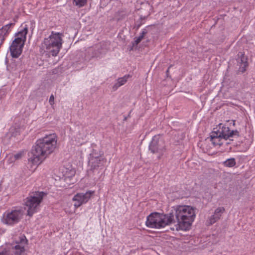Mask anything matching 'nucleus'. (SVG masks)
Returning <instances> with one entry per match:
<instances>
[{
	"mask_svg": "<svg viewBox=\"0 0 255 255\" xmlns=\"http://www.w3.org/2000/svg\"><path fill=\"white\" fill-rule=\"evenodd\" d=\"M57 143V136L55 133L37 140L29 155V161L34 165H39L54 151Z\"/></svg>",
	"mask_w": 255,
	"mask_h": 255,
	"instance_id": "obj_1",
	"label": "nucleus"
},
{
	"mask_svg": "<svg viewBox=\"0 0 255 255\" xmlns=\"http://www.w3.org/2000/svg\"><path fill=\"white\" fill-rule=\"evenodd\" d=\"M170 214L173 215V219L177 221L176 230L183 231L189 229L196 216L195 208L186 205L174 207V211Z\"/></svg>",
	"mask_w": 255,
	"mask_h": 255,
	"instance_id": "obj_2",
	"label": "nucleus"
},
{
	"mask_svg": "<svg viewBox=\"0 0 255 255\" xmlns=\"http://www.w3.org/2000/svg\"><path fill=\"white\" fill-rule=\"evenodd\" d=\"M63 39L62 34L59 32H54L47 38H45L41 43L40 47V52L42 54H46L48 57H55L62 48Z\"/></svg>",
	"mask_w": 255,
	"mask_h": 255,
	"instance_id": "obj_3",
	"label": "nucleus"
},
{
	"mask_svg": "<svg viewBox=\"0 0 255 255\" xmlns=\"http://www.w3.org/2000/svg\"><path fill=\"white\" fill-rule=\"evenodd\" d=\"M240 136V132L237 129H231L226 125L220 124L219 128H214L211 133L210 140L214 146H221L224 141L228 139L233 140L234 138Z\"/></svg>",
	"mask_w": 255,
	"mask_h": 255,
	"instance_id": "obj_4",
	"label": "nucleus"
},
{
	"mask_svg": "<svg viewBox=\"0 0 255 255\" xmlns=\"http://www.w3.org/2000/svg\"><path fill=\"white\" fill-rule=\"evenodd\" d=\"M174 223L175 221L172 214L153 213L147 216L145 224L149 228L160 229Z\"/></svg>",
	"mask_w": 255,
	"mask_h": 255,
	"instance_id": "obj_5",
	"label": "nucleus"
},
{
	"mask_svg": "<svg viewBox=\"0 0 255 255\" xmlns=\"http://www.w3.org/2000/svg\"><path fill=\"white\" fill-rule=\"evenodd\" d=\"M45 193L43 192L32 193L26 199L25 205L28 208L27 215L31 217L36 212L37 208L42 201Z\"/></svg>",
	"mask_w": 255,
	"mask_h": 255,
	"instance_id": "obj_6",
	"label": "nucleus"
},
{
	"mask_svg": "<svg viewBox=\"0 0 255 255\" xmlns=\"http://www.w3.org/2000/svg\"><path fill=\"white\" fill-rule=\"evenodd\" d=\"M149 150L153 154H159L158 158L163 155L166 151V146L164 140L159 135H154L149 145Z\"/></svg>",
	"mask_w": 255,
	"mask_h": 255,
	"instance_id": "obj_7",
	"label": "nucleus"
},
{
	"mask_svg": "<svg viewBox=\"0 0 255 255\" xmlns=\"http://www.w3.org/2000/svg\"><path fill=\"white\" fill-rule=\"evenodd\" d=\"M27 32L28 26L24 23L20 26L18 32H17V58L22 53Z\"/></svg>",
	"mask_w": 255,
	"mask_h": 255,
	"instance_id": "obj_8",
	"label": "nucleus"
},
{
	"mask_svg": "<svg viewBox=\"0 0 255 255\" xmlns=\"http://www.w3.org/2000/svg\"><path fill=\"white\" fill-rule=\"evenodd\" d=\"M94 193V191H88L85 193H79L76 194L73 198V200L75 202L74 206L78 208L82 204L86 203Z\"/></svg>",
	"mask_w": 255,
	"mask_h": 255,
	"instance_id": "obj_9",
	"label": "nucleus"
},
{
	"mask_svg": "<svg viewBox=\"0 0 255 255\" xmlns=\"http://www.w3.org/2000/svg\"><path fill=\"white\" fill-rule=\"evenodd\" d=\"M105 162V160L102 157H99V154L96 155L94 153L90 154L89 164L92 170L95 169L97 167L103 166Z\"/></svg>",
	"mask_w": 255,
	"mask_h": 255,
	"instance_id": "obj_10",
	"label": "nucleus"
},
{
	"mask_svg": "<svg viewBox=\"0 0 255 255\" xmlns=\"http://www.w3.org/2000/svg\"><path fill=\"white\" fill-rule=\"evenodd\" d=\"M27 240L24 235L19 237V241H17V255H25V247L27 245Z\"/></svg>",
	"mask_w": 255,
	"mask_h": 255,
	"instance_id": "obj_11",
	"label": "nucleus"
},
{
	"mask_svg": "<svg viewBox=\"0 0 255 255\" xmlns=\"http://www.w3.org/2000/svg\"><path fill=\"white\" fill-rule=\"evenodd\" d=\"M16 221V210H13L3 215L2 222L7 225H12Z\"/></svg>",
	"mask_w": 255,
	"mask_h": 255,
	"instance_id": "obj_12",
	"label": "nucleus"
},
{
	"mask_svg": "<svg viewBox=\"0 0 255 255\" xmlns=\"http://www.w3.org/2000/svg\"><path fill=\"white\" fill-rule=\"evenodd\" d=\"M225 212V208L223 207H218L217 208L214 213V214L211 216L209 219L208 222L209 225H212L218 220H219L222 214Z\"/></svg>",
	"mask_w": 255,
	"mask_h": 255,
	"instance_id": "obj_13",
	"label": "nucleus"
},
{
	"mask_svg": "<svg viewBox=\"0 0 255 255\" xmlns=\"http://www.w3.org/2000/svg\"><path fill=\"white\" fill-rule=\"evenodd\" d=\"M247 58L244 54H242L238 60L239 64V71L244 73L246 70V68L248 66Z\"/></svg>",
	"mask_w": 255,
	"mask_h": 255,
	"instance_id": "obj_14",
	"label": "nucleus"
},
{
	"mask_svg": "<svg viewBox=\"0 0 255 255\" xmlns=\"http://www.w3.org/2000/svg\"><path fill=\"white\" fill-rule=\"evenodd\" d=\"M130 77H131V76L128 74L125 75L123 77L118 78L117 83L113 87V90L114 91L117 90L119 87L124 85Z\"/></svg>",
	"mask_w": 255,
	"mask_h": 255,
	"instance_id": "obj_15",
	"label": "nucleus"
},
{
	"mask_svg": "<svg viewBox=\"0 0 255 255\" xmlns=\"http://www.w3.org/2000/svg\"><path fill=\"white\" fill-rule=\"evenodd\" d=\"M14 23H9L8 24H6L5 26H3L1 28H0V41L1 43L3 42L4 39V36L6 35L8 32V31L11 26H14Z\"/></svg>",
	"mask_w": 255,
	"mask_h": 255,
	"instance_id": "obj_16",
	"label": "nucleus"
},
{
	"mask_svg": "<svg viewBox=\"0 0 255 255\" xmlns=\"http://www.w3.org/2000/svg\"><path fill=\"white\" fill-rule=\"evenodd\" d=\"M10 53L9 56L12 58H16V37L13 39L11 45L9 47Z\"/></svg>",
	"mask_w": 255,
	"mask_h": 255,
	"instance_id": "obj_17",
	"label": "nucleus"
},
{
	"mask_svg": "<svg viewBox=\"0 0 255 255\" xmlns=\"http://www.w3.org/2000/svg\"><path fill=\"white\" fill-rule=\"evenodd\" d=\"M236 164L235 159L234 158H231L227 159L223 163L225 166L228 167H232L234 166Z\"/></svg>",
	"mask_w": 255,
	"mask_h": 255,
	"instance_id": "obj_18",
	"label": "nucleus"
},
{
	"mask_svg": "<svg viewBox=\"0 0 255 255\" xmlns=\"http://www.w3.org/2000/svg\"><path fill=\"white\" fill-rule=\"evenodd\" d=\"M0 255H16V246H12L10 249L5 252H0Z\"/></svg>",
	"mask_w": 255,
	"mask_h": 255,
	"instance_id": "obj_19",
	"label": "nucleus"
},
{
	"mask_svg": "<svg viewBox=\"0 0 255 255\" xmlns=\"http://www.w3.org/2000/svg\"><path fill=\"white\" fill-rule=\"evenodd\" d=\"M147 30L145 29H144L142 30L141 33H140V35L136 38L134 42L136 45H137L143 38L144 35L147 33Z\"/></svg>",
	"mask_w": 255,
	"mask_h": 255,
	"instance_id": "obj_20",
	"label": "nucleus"
},
{
	"mask_svg": "<svg viewBox=\"0 0 255 255\" xmlns=\"http://www.w3.org/2000/svg\"><path fill=\"white\" fill-rule=\"evenodd\" d=\"M87 0H73L74 3L78 7L83 6L86 3Z\"/></svg>",
	"mask_w": 255,
	"mask_h": 255,
	"instance_id": "obj_21",
	"label": "nucleus"
},
{
	"mask_svg": "<svg viewBox=\"0 0 255 255\" xmlns=\"http://www.w3.org/2000/svg\"><path fill=\"white\" fill-rule=\"evenodd\" d=\"M25 150H22L17 153V159L22 157L23 155L26 153Z\"/></svg>",
	"mask_w": 255,
	"mask_h": 255,
	"instance_id": "obj_22",
	"label": "nucleus"
},
{
	"mask_svg": "<svg viewBox=\"0 0 255 255\" xmlns=\"http://www.w3.org/2000/svg\"><path fill=\"white\" fill-rule=\"evenodd\" d=\"M49 103L51 105H53L54 104V97L53 95H51L50 97L49 100Z\"/></svg>",
	"mask_w": 255,
	"mask_h": 255,
	"instance_id": "obj_23",
	"label": "nucleus"
},
{
	"mask_svg": "<svg viewBox=\"0 0 255 255\" xmlns=\"http://www.w3.org/2000/svg\"><path fill=\"white\" fill-rule=\"evenodd\" d=\"M91 153H94V155H97L98 154H99V157H102L101 156V153L100 152H99V153L96 152V150H94V149L92 151V152Z\"/></svg>",
	"mask_w": 255,
	"mask_h": 255,
	"instance_id": "obj_24",
	"label": "nucleus"
},
{
	"mask_svg": "<svg viewBox=\"0 0 255 255\" xmlns=\"http://www.w3.org/2000/svg\"><path fill=\"white\" fill-rule=\"evenodd\" d=\"M102 52H99V53H95V56H96V57H99L100 56L101 54H102Z\"/></svg>",
	"mask_w": 255,
	"mask_h": 255,
	"instance_id": "obj_25",
	"label": "nucleus"
},
{
	"mask_svg": "<svg viewBox=\"0 0 255 255\" xmlns=\"http://www.w3.org/2000/svg\"><path fill=\"white\" fill-rule=\"evenodd\" d=\"M171 66H170L167 69V70H166V74L168 75V73H169V68L171 67Z\"/></svg>",
	"mask_w": 255,
	"mask_h": 255,
	"instance_id": "obj_26",
	"label": "nucleus"
},
{
	"mask_svg": "<svg viewBox=\"0 0 255 255\" xmlns=\"http://www.w3.org/2000/svg\"><path fill=\"white\" fill-rule=\"evenodd\" d=\"M8 54H7V56H6V60H5V62L6 63H7L8 62Z\"/></svg>",
	"mask_w": 255,
	"mask_h": 255,
	"instance_id": "obj_27",
	"label": "nucleus"
},
{
	"mask_svg": "<svg viewBox=\"0 0 255 255\" xmlns=\"http://www.w3.org/2000/svg\"><path fill=\"white\" fill-rule=\"evenodd\" d=\"M232 123H233V126H235V124H236V122H235V121H233Z\"/></svg>",
	"mask_w": 255,
	"mask_h": 255,
	"instance_id": "obj_28",
	"label": "nucleus"
},
{
	"mask_svg": "<svg viewBox=\"0 0 255 255\" xmlns=\"http://www.w3.org/2000/svg\"><path fill=\"white\" fill-rule=\"evenodd\" d=\"M1 184H0V191L1 190Z\"/></svg>",
	"mask_w": 255,
	"mask_h": 255,
	"instance_id": "obj_29",
	"label": "nucleus"
},
{
	"mask_svg": "<svg viewBox=\"0 0 255 255\" xmlns=\"http://www.w3.org/2000/svg\"><path fill=\"white\" fill-rule=\"evenodd\" d=\"M14 158L16 159V155H14Z\"/></svg>",
	"mask_w": 255,
	"mask_h": 255,
	"instance_id": "obj_30",
	"label": "nucleus"
}]
</instances>
